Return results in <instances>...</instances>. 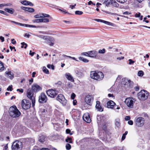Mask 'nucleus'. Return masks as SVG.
<instances>
[{
    "instance_id": "864d4df0",
    "label": "nucleus",
    "mask_w": 150,
    "mask_h": 150,
    "mask_svg": "<svg viewBox=\"0 0 150 150\" xmlns=\"http://www.w3.org/2000/svg\"><path fill=\"white\" fill-rule=\"evenodd\" d=\"M113 6L115 7H117L119 6V4L115 1L113 3Z\"/></svg>"
},
{
    "instance_id": "ea45409f",
    "label": "nucleus",
    "mask_w": 150,
    "mask_h": 150,
    "mask_svg": "<svg viewBox=\"0 0 150 150\" xmlns=\"http://www.w3.org/2000/svg\"><path fill=\"white\" fill-rule=\"evenodd\" d=\"M67 86L69 88H71L72 87V85L71 83L70 82H68L66 84Z\"/></svg>"
},
{
    "instance_id": "5701e85b",
    "label": "nucleus",
    "mask_w": 150,
    "mask_h": 150,
    "mask_svg": "<svg viewBox=\"0 0 150 150\" xmlns=\"http://www.w3.org/2000/svg\"><path fill=\"white\" fill-rule=\"evenodd\" d=\"M123 84L125 85H127L128 86H129L131 84V81L130 80H128L127 79H124V81L123 82Z\"/></svg>"
},
{
    "instance_id": "f3484780",
    "label": "nucleus",
    "mask_w": 150,
    "mask_h": 150,
    "mask_svg": "<svg viewBox=\"0 0 150 150\" xmlns=\"http://www.w3.org/2000/svg\"><path fill=\"white\" fill-rule=\"evenodd\" d=\"M107 107L108 108L113 109L114 107H116L115 103L113 101L110 100L107 103Z\"/></svg>"
},
{
    "instance_id": "c85d7f7f",
    "label": "nucleus",
    "mask_w": 150,
    "mask_h": 150,
    "mask_svg": "<svg viewBox=\"0 0 150 150\" xmlns=\"http://www.w3.org/2000/svg\"><path fill=\"white\" fill-rule=\"evenodd\" d=\"M43 71L45 73L47 74H50L49 71L48 69H47L45 67H43L42 68Z\"/></svg>"
},
{
    "instance_id": "13d9d810",
    "label": "nucleus",
    "mask_w": 150,
    "mask_h": 150,
    "mask_svg": "<svg viewBox=\"0 0 150 150\" xmlns=\"http://www.w3.org/2000/svg\"><path fill=\"white\" fill-rule=\"evenodd\" d=\"M32 102V106L33 107L35 105V99H33V100H31Z\"/></svg>"
},
{
    "instance_id": "f8f14e48",
    "label": "nucleus",
    "mask_w": 150,
    "mask_h": 150,
    "mask_svg": "<svg viewBox=\"0 0 150 150\" xmlns=\"http://www.w3.org/2000/svg\"><path fill=\"white\" fill-rule=\"evenodd\" d=\"M42 89L41 87L36 83L33 84L32 86V90L35 93L41 90Z\"/></svg>"
},
{
    "instance_id": "423d86ee",
    "label": "nucleus",
    "mask_w": 150,
    "mask_h": 150,
    "mask_svg": "<svg viewBox=\"0 0 150 150\" xmlns=\"http://www.w3.org/2000/svg\"><path fill=\"white\" fill-rule=\"evenodd\" d=\"M22 108L25 110H27L30 108L31 106V103L28 100L26 99L23 100L21 102Z\"/></svg>"
},
{
    "instance_id": "5fc2aeb1",
    "label": "nucleus",
    "mask_w": 150,
    "mask_h": 150,
    "mask_svg": "<svg viewBox=\"0 0 150 150\" xmlns=\"http://www.w3.org/2000/svg\"><path fill=\"white\" fill-rule=\"evenodd\" d=\"M58 10L59 11L64 13H68L67 11L65 9L62 10L60 9H58Z\"/></svg>"
},
{
    "instance_id": "39448f33",
    "label": "nucleus",
    "mask_w": 150,
    "mask_h": 150,
    "mask_svg": "<svg viewBox=\"0 0 150 150\" xmlns=\"http://www.w3.org/2000/svg\"><path fill=\"white\" fill-rule=\"evenodd\" d=\"M149 94L147 92L144 90L140 91L137 94V96L139 99L141 100H145L148 98Z\"/></svg>"
},
{
    "instance_id": "bf43d9fd",
    "label": "nucleus",
    "mask_w": 150,
    "mask_h": 150,
    "mask_svg": "<svg viewBox=\"0 0 150 150\" xmlns=\"http://www.w3.org/2000/svg\"><path fill=\"white\" fill-rule=\"evenodd\" d=\"M130 119V117L129 116H126L125 117V119L126 120H129Z\"/></svg>"
},
{
    "instance_id": "a878e982",
    "label": "nucleus",
    "mask_w": 150,
    "mask_h": 150,
    "mask_svg": "<svg viewBox=\"0 0 150 150\" xmlns=\"http://www.w3.org/2000/svg\"><path fill=\"white\" fill-rule=\"evenodd\" d=\"M41 22L47 23L49 22V19L47 18H40Z\"/></svg>"
},
{
    "instance_id": "ddd939ff",
    "label": "nucleus",
    "mask_w": 150,
    "mask_h": 150,
    "mask_svg": "<svg viewBox=\"0 0 150 150\" xmlns=\"http://www.w3.org/2000/svg\"><path fill=\"white\" fill-rule=\"evenodd\" d=\"M34 94L33 91L30 88L28 89L27 92V97L31 100L35 99V97L33 95Z\"/></svg>"
},
{
    "instance_id": "dca6fc26",
    "label": "nucleus",
    "mask_w": 150,
    "mask_h": 150,
    "mask_svg": "<svg viewBox=\"0 0 150 150\" xmlns=\"http://www.w3.org/2000/svg\"><path fill=\"white\" fill-rule=\"evenodd\" d=\"M83 119L86 122L90 123L91 122V119L88 113L84 114L83 116Z\"/></svg>"
},
{
    "instance_id": "f257e3e1",
    "label": "nucleus",
    "mask_w": 150,
    "mask_h": 150,
    "mask_svg": "<svg viewBox=\"0 0 150 150\" xmlns=\"http://www.w3.org/2000/svg\"><path fill=\"white\" fill-rule=\"evenodd\" d=\"M91 77L94 79L98 81L101 80L104 77V74L101 72H96L92 71L91 73Z\"/></svg>"
},
{
    "instance_id": "4468645a",
    "label": "nucleus",
    "mask_w": 150,
    "mask_h": 150,
    "mask_svg": "<svg viewBox=\"0 0 150 150\" xmlns=\"http://www.w3.org/2000/svg\"><path fill=\"white\" fill-rule=\"evenodd\" d=\"M93 100V97L91 95H87L85 98V101L86 103L90 105Z\"/></svg>"
},
{
    "instance_id": "3c124183",
    "label": "nucleus",
    "mask_w": 150,
    "mask_h": 150,
    "mask_svg": "<svg viewBox=\"0 0 150 150\" xmlns=\"http://www.w3.org/2000/svg\"><path fill=\"white\" fill-rule=\"evenodd\" d=\"M117 1L121 3H124L127 0H117Z\"/></svg>"
},
{
    "instance_id": "a19ab883",
    "label": "nucleus",
    "mask_w": 150,
    "mask_h": 150,
    "mask_svg": "<svg viewBox=\"0 0 150 150\" xmlns=\"http://www.w3.org/2000/svg\"><path fill=\"white\" fill-rule=\"evenodd\" d=\"M47 67L49 69H52V70L54 69V66L53 65L48 64L47 65Z\"/></svg>"
},
{
    "instance_id": "393cba45",
    "label": "nucleus",
    "mask_w": 150,
    "mask_h": 150,
    "mask_svg": "<svg viewBox=\"0 0 150 150\" xmlns=\"http://www.w3.org/2000/svg\"><path fill=\"white\" fill-rule=\"evenodd\" d=\"M4 10L6 11L11 14H13L14 11V10L12 8H11L10 9L5 8Z\"/></svg>"
},
{
    "instance_id": "774afa93",
    "label": "nucleus",
    "mask_w": 150,
    "mask_h": 150,
    "mask_svg": "<svg viewBox=\"0 0 150 150\" xmlns=\"http://www.w3.org/2000/svg\"><path fill=\"white\" fill-rule=\"evenodd\" d=\"M35 53V52H32V51L30 50V51L29 54L31 56H33L34 54Z\"/></svg>"
},
{
    "instance_id": "cd10ccee",
    "label": "nucleus",
    "mask_w": 150,
    "mask_h": 150,
    "mask_svg": "<svg viewBox=\"0 0 150 150\" xmlns=\"http://www.w3.org/2000/svg\"><path fill=\"white\" fill-rule=\"evenodd\" d=\"M65 141L67 143H73L71 138L69 137H67V138L65 139Z\"/></svg>"
},
{
    "instance_id": "473e14b6",
    "label": "nucleus",
    "mask_w": 150,
    "mask_h": 150,
    "mask_svg": "<svg viewBox=\"0 0 150 150\" xmlns=\"http://www.w3.org/2000/svg\"><path fill=\"white\" fill-rule=\"evenodd\" d=\"M39 141L41 142H44L45 141V137L44 136H41L40 137Z\"/></svg>"
},
{
    "instance_id": "9d476101",
    "label": "nucleus",
    "mask_w": 150,
    "mask_h": 150,
    "mask_svg": "<svg viewBox=\"0 0 150 150\" xmlns=\"http://www.w3.org/2000/svg\"><path fill=\"white\" fill-rule=\"evenodd\" d=\"M144 122L145 120L144 118L139 117L137 119L135 123L137 126L138 127H142L144 125Z\"/></svg>"
},
{
    "instance_id": "7ed1b4c3",
    "label": "nucleus",
    "mask_w": 150,
    "mask_h": 150,
    "mask_svg": "<svg viewBox=\"0 0 150 150\" xmlns=\"http://www.w3.org/2000/svg\"><path fill=\"white\" fill-rule=\"evenodd\" d=\"M97 122L99 126H103V128L105 130L106 126H105V122L106 119L104 116L102 115H98L97 116Z\"/></svg>"
},
{
    "instance_id": "1a4fd4ad",
    "label": "nucleus",
    "mask_w": 150,
    "mask_h": 150,
    "mask_svg": "<svg viewBox=\"0 0 150 150\" xmlns=\"http://www.w3.org/2000/svg\"><path fill=\"white\" fill-rule=\"evenodd\" d=\"M125 102L128 107L130 108H132L133 107L134 102L132 98L129 97L126 98Z\"/></svg>"
},
{
    "instance_id": "bb28decb",
    "label": "nucleus",
    "mask_w": 150,
    "mask_h": 150,
    "mask_svg": "<svg viewBox=\"0 0 150 150\" xmlns=\"http://www.w3.org/2000/svg\"><path fill=\"white\" fill-rule=\"evenodd\" d=\"M79 59L80 60H81L83 62L86 63H87L89 62V60L88 59L81 57H79Z\"/></svg>"
},
{
    "instance_id": "e2e57ef3",
    "label": "nucleus",
    "mask_w": 150,
    "mask_h": 150,
    "mask_svg": "<svg viewBox=\"0 0 150 150\" xmlns=\"http://www.w3.org/2000/svg\"><path fill=\"white\" fill-rule=\"evenodd\" d=\"M3 150H8V144H6V145L5 146Z\"/></svg>"
},
{
    "instance_id": "e433bc0d",
    "label": "nucleus",
    "mask_w": 150,
    "mask_h": 150,
    "mask_svg": "<svg viewBox=\"0 0 150 150\" xmlns=\"http://www.w3.org/2000/svg\"><path fill=\"white\" fill-rule=\"evenodd\" d=\"M144 75V72L142 71H139L138 73V75L139 76H142Z\"/></svg>"
},
{
    "instance_id": "6e6552de",
    "label": "nucleus",
    "mask_w": 150,
    "mask_h": 150,
    "mask_svg": "<svg viewBox=\"0 0 150 150\" xmlns=\"http://www.w3.org/2000/svg\"><path fill=\"white\" fill-rule=\"evenodd\" d=\"M58 91L55 90L50 89L47 90L46 93L49 96L52 98H54L58 93Z\"/></svg>"
},
{
    "instance_id": "69168bd1",
    "label": "nucleus",
    "mask_w": 150,
    "mask_h": 150,
    "mask_svg": "<svg viewBox=\"0 0 150 150\" xmlns=\"http://www.w3.org/2000/svg\"><path fill=\"white\" fill-rule=\"evenodd\" d=\"M17 91H18L21 93H23V90L22 89H18L17 90Z\"/></svg>"
},
{
    "instance_id": "f03ea898",
    "label": "nucleus",
    "mask_w": 150,
    "mask_h": 150,
    "mask_svg": "<svg viewBox=\"0 0 150 150\" xmlns=\"http://www.w3.org/2000/svg\"><path fill=\"white\" fill-rule=\"evenodd\" d=\"M9 112L10 115L13 117H18L21 114L20 112L16 106L11 107L9 108Z\"/></svg>"
},
{
    "instance_id": "37998d69",
    "label": "nucleus",
    "mask_w": 150,
    "mask_h": 150,
    "mask_svg": "<svg viewBox=\"0 0 150 150\" xmlns=\"http://www.w3.org/2000/svg\"><path fill=\"white\" fill-rule=\"evenodd\" d=\"M21 44L22 46H21V48H23L24 47V48L26 49L27 47V45L24 42H22Z\"/></svg>"
},
{
    "instance_id": "09e8293b",
    "label": "nucleus",
    "mask_w": 150,
    "mask_h": 150,
    "mask_svg": "<svg viewBox=\"0 0 150 150\" xmlns=\"http://www.w3.org/2000/svg\"><path fill=\"white\" fill-rule=\"evenodd\" d=\"M115 125L117 127H119L120 126V123L118 121H116Z\"/></svg>"
},
{
    "instance_id": "f704fd0d",
    "label": "nucleus",
    "mask_w": 150,
    "mask_h": 150,
    "mask_svg": "<svg viewBox=\"0 0 150 150\" xmlns=\"http://www.w3.org/2000/svg\"><path fill=\"white\" fill-rule=\"evenodd\" d=\"M8 77L11 79H12L13 78V76L12 75L10 72H8L7 73Z\"/></svg>"
},
{
    "instance_id": "2f4dec72",
    "label": "nucleus",
    "mask_w": 150,
    "mask_h": 150,
    "mask_svg": "<svg viewBox=\"0 0 150 150\" xmlns=\"http://www.w3.org/2000/svg\"><path fill=\"white\" fill-rule=\"evenodd\" d=\"M12 4L11 3L2 4H0V6L1 8H2L4 6H10Z\"/></svg>"
},
{
    "instance_id": "4be33fe9",
    "label": "nucleus",
    "mask_w": 150,
    "mask_h": 150,
    "mask_svg": "<svg viewBox=\"0 0 150 150\" xmlns=\"http://www.w3.org/2000/svg\"><path fill=\"white\" fill-rule=\"evenodd\" d=\"M100 102L99 101H97L96 107L98 111L102 112L103 111V109L100 105Z\"/></svg>"
},
{
    "instance_id": "4d7b16f0",
    "label": "nucleus",
    "mask_w": 150,
    "mask_h": 150,
    "mask_svg": "<svg viewBox=\"0 0 150 150\" xmlns=\"http://www.w3.org/2000/svg\"><path fill=\"white\" fill-rule=\"evenodd\" d=\"M129 64H133L135 62L134 61H133L131 59H129Z\"/></svg>"
},
{
    "instance_id": "72a5a7b5",
    "label": "nucleus",
    "mask_w": 150,
    "mask_h": 150,
    "mask_svg": "<svg viewBox=\"0 0 150 150\" xmlns=\"http://www.w3.org/2000/svg\"><path fill=\"white\" fill-rule=\"evenodd\" d=\"M4 69V67L3 63L0 61V70L3 71Z\"/></svg>"
},
{
    "instance_id": "6e6d98bb",
    "label": "nucleus",
    "mask_w": 150,
    "mask_h": 150,
    "mask_svg": "<svg viewBox=\"0 0 150 150\" xmlns=\"http://www.w3.org/2000/svg\"><path fill=\"white\" fill-rule=\"evenodd\" d=\"M30 35L28 33H26L24 35V37H26L27 38H29L30 36Z\"/></svg>"
},
{
    "instance_id": "a18cd8bd",
    "label": "nucleus",
    "mask_w": 150,
    "mask_h": 150,
    "mask_svg": "<svg viewBox=\"0 0 150 150\" xmlns=\"http://www.w3.org/2000/svg\"><path fill=\"white\" fill-rule=\"evenodd\" d=\"M33 21L34 23H40L41 22L40 19H37L35 20H34Z\"/></svg>"
},
{
    "instance_id": "6ab92c4d",
    "label": "nucleus",
    "mask_w": 150,
    "mask_h": 150,
    "mask_svg": "<svg viewBox=\"0 0 150 150\" xmlns=\"http://www.w3.org/2000/svg\"><path fill=\"white\" fill-rule=\"evenodd\" d=\"M49 15L46 13H42L40 14H38L35 16L34 17L35 18H42L50 17Z\"/></svg>"
},
{
    "instance_id": "338daca9",
    "label": "nucleus",
    "mask_w": 150,
    "mask_h": 150,
    "mask_svg": "<svg viewBox=\"0 0 150 150\" xmlns=\"http://www.w3.org/2000/svg\"><path fill=\"white\" fill-rule=\"evenodd\" d=\"M27 5H29L31 6H33V4L32 2L29 1H28Z\"/></svg>"
},
{
    "instance_id": "49530a36",
    "label": "nucleus",
    "mask_w": 150,
    "mask_h": 150,
    "mask_svg": "<svg viewBox=\"0 0 150 150\" xmlns=\"http://www.w3.org/2000/svg\"><path fill=\"white\" fill-rule=\"evenodd\" d=\"M81 55H84L89 57L88 52H82L81 53Z\"/></svg>"
},
{
    "instance_id": "79ce46f5",
    "label": "nucleus",
    "mask_w": 150,
    "mask_h": 150,
    "mask_svg": "<svg viewBox=\"0 0 150 150\" xmlns=\"http://www.w3.org/2000/svg\"><path fill=\"white\" fill-rule=\"evenodd\" d=\"M38 36V37L42 39H43L45 40V39H47V38H46L47 37V36L40 35Z\"/></svg>"
},
{
    "instance_id": "412c9836",
    "label": "nucleus",
    "mask_w": 150,
    "mask_h": 150,
    "mask_svg": "<svg viewBox=\"0 0 150 150\" xmlns=\"http://www.w3.org/2000/svg\"><path fill=\"white\" fill-rule=\"evenodd\" d=\"M65 76L71 82H74V81L73 77L70 73H66L65 74Z\"/></svg>"
},
{
    "instance_id": "0e129e2a",
    "label": "nucleus",
    "mask_w": 150,
    "mask_h": 150,
    "mask_svg": "<svg viewBox=\"0 0 150 150\" xmlns=\"http://www.w3.org/2000/svg\"><path fill=\"white\" fill-rule=\"evenodd\" d=\"M133 122L131 120H129L128 121V123L129 125H132L133 124Z\"/></svg>"
},
{
    "instance_id": "c03bdc74",
    "label": "nucleus",
    "mask_w": 150,
    "mask_h": 150,
    "mask_svg": "<svg viewBox=\"0 0 150 150\" xmlns=\"http://www.w3.org/2000/svg\"><path fill=\"white\" fill-rule=\"evenodd\" d=\"M75 13L76 15H81L83 13V12L79 11H75Z\"/></svg>"
},
{
    "instance_id": "c756f323",
    "label": "nucleus",
    "mask_w": 150,
    "mask_h": 150,
    "mask_svg": "<svg viewBox=\"0 0 150 150\" xmlns=\"http://www.w3.org/2000/svg\"><path fill=\"white\" fill-rule=\"evenodd\" d=\"M8 21H9L11 22V23H13L17 25H20L22 26H23L24 25V24H23L21 23H18V22H16L13 21H11V20H8Z\"/></svg>"
},
{
    "instance_id": "2eb2a0df",
    "label": "nucleus",
    "mask_w": 150,
    "mask_h": 150,
    "mask_svg": "<svg viewBox=\"0 0 150 150\" xmlns=\"http://www.w3.org/2000/svg\"><path fill=\"white\" fill-rule=\"evenodd\" d=\"M46 38L47 39H45V42L49 44L50 46H53L54 44L53 43L54 38L48 36H47Z\"/></svg>"
},
{
    "instance_id": "680f3d73",
    "label": "nucleus",
    "mask_w": 150,
    "mask_h": 150,
    "mask_svg": "<svg viewBox=\"0 0 150 150\" xmlns=\"http://www.w3.org/2000/svg\"><path fill=\"white\" fill-rule=\"evenodd\" d=\"M66 134H69L71 132V130L69 129H67L66 130Z\"/></svg>"
},
{
    "instance_id": "603ef678",
    "label": "nucleus",
    "mask_w": 150,
    "mask_h": 150,
    "mask_svg": "<svg viewBox=\"0 0 150 150\" xmlns=\"http://www.w3.org/2000/svg\"><path fill=\"white\" fill-rule=\"evenodd\" d=\"M75 96L76 95L74 93H72L71 96V99L74 100Z\"/></svg>"
},
{
    "instance_id": "c9c22d12",
    "label": "nucleus",
    "mask_w": 150,
    "mask_h": 150,
    "mask_svg": "<svg viewBox=\"0 0 150 150\" xmlns=\"http://www.w3.org/2000/svg\"><path fill=\"white\" fill-rule=\"evenodd\" d=\"M65 146L66 149L67 150H70L71 148V145L69 143H67Z\"/></svg>"
},
{
    "instance_id": "4c0bfd02",
    "label": "nucleus",
    "mask_w": 150,
    "mask_h": 150,
    "mask_svg": "<svg viewBox=\"0 0 150 150\" xmlns=\"http://www.w3.org/2000/svg\"><path fill=\"white\" fill-rule=\"evenodd\" d=\"M63 56L64 57H68L69 58L72 59H73L74 60L76 61H78V60H77L76 59V58L74 57H72L70 56H67V55H63Z\"/></svg>"
},
{
    "instance_id": "a211bd4d",
    "label": "nucleus",
    "mask_w": 150,
    "mask_h": 150,
    "mask_svg": "<svg viewBox=\"0 0 150 150\" xmlns=\"http://www.w3.org/2000/svg\"><path fill=\"white\" fill-rule=\"evenodd\" d=\"M94 20L98 22L103 23L108 25L113 26L114 24L111 22L98 19H95Z\"/></svg>"
},
{
    "instance_id": "b1692460",
    "label": "nucleus",
    "mask_w": 150,
    "mask_h": 150,
    "mask_svg": "<svg viewBox=\"0 0 150 150\" xmlns=\"http://www.w3.org/2000/svg\"><path fill=\"white\" fill-rule=\"evenodd\" d=\"M21 8L24 10H25L30 12H33L34 11V9L32 8L22 6L21 7Z\"/></svg>"
},
{
    "instance_id": "20e7f679",
    "label": "nucleus",
    "mask_w": 150,
    "mask_h": 150,
    "mask_svg": "<svg viewBox=\"0 0 150 150\" xmlns=\"http://www.w3.org/2000/svg\"><path fill=\"white\" fill-rule=\"evenodd\" d=\"M22 143L19 141H15L12 145V150H21L22 148Z\"/></svg>"
},
{
    "instance_id": "58836bf2",
    "label": "nucleus",
    "mask_w": 150,
    "mask_h": 150,
    "mask_svg": "<svg viewBox=\"0 0 150 150\" xmlns=\"http://www.w3.org/2000/svg\"><path fill=\"white\" fill-rule=\"evenodd\" d=\"M98 52L99 54H104L105 52V49L103 48L102 50H99Z\"/></svg>"
},
{
    "instance_id": "aec40b11",
    "label": "nucleus",
    "mask_w": 150,
    "mask_h": 150,
    "mask_svg": "<svg viewBox=\"0 0 150 150\" xmlns=\"http://www.w3.org/2000/svg\"><path fill=\"white\" fill-rule=\"evenodd\" d=\"M89 57L91 58L95 57L97 54V52L95 50L88 51Z\"/></svg>"
},
{
    "instance_id": "052dcab7",
    "label": "nucleus",
    "mask_w": 150,
    "mask_h": 150,
    "mask_svg": "<svg viewBox=\"0 0 150 150\" xmlns=\"http://www.w3.org/2000/svg\"><path fill=\"white\" fill-rule=\"evenodd\" d=\"M131 13L129 12L128 11H127L123 13V14L126 15H129V14H130Z\"/></svg>"
},
{
    "instance_id": "de8ad7c7",
    "label": "nucleus",
    "mask_w": 150,
    "mask_h": 150,
    "mask_svg": "<svg viewBox=\"0 0 150 150\" xmlns=\"http://www.w3.org/2000/svg\"><path fill=\"white\" fill-rule=\"evenodd\" d=\"M28 1L26 0H24L21 2V3L25 5H27Z\"/></svg>"
},
{
    "instance_id": "0eeeda50",
    "label": "nucleus",
    "mask_w": 150,
    "mask_h": 150,
    "mask_svg": "<svg viewBox=\"0 0 150 150\" xmlns=\"http://www.w3.org/2000/svg\"><path fill=\"white\" fill-rule=\"evenodd\" d=\"M56 99L57 100L61 103L63 105H66L67 101L62 94H60L57 97Z\"/></svg>"
},
{
    "instance_id": "8fccbe9b",
    "label": "nucleus",
    "mask_w": 150,
    "mask_h": 150,
    "mask_svg": "<svg viewBox=\"0 0 150 150\" xmlns=\"http://www.w3.org/2000/svg\"><path fill=\"white\" fill-rule=\"evenodd\" d=\"M12 86L11 85L8 87L7 88V90L8 91H12Z\"/></svg>"
},
{
    "instance_id": "7c9ffc66",
    "label": "nucleus",
    "mask_w": 150,
    "mask_h": 150,
    "mask_svg": "<svg viewBox=\"0 0 150 150\" xmlns=\"http://www.w3.org/2000/svg\"><path fill=\"white\" fill-rule=\"evenodd\" d=\"M26 27H30V28H38L39 26H36L34 25H28V24H24V25Z\"/></svg>"
},
{
    "instance_id": "9b49d317",
    "label": "nucleus",
    "mask_w": 150,
    "mask_h": 150,
    "mask_svg": "<svg viewBox=\"0 0 150 150\" xmlns=\"http://www.w3.org/2000/svg\"><path fill=\"white\" fill-rule=\"evenodd\" d=\"M47 100V97L46 95L44 93H41L39 97V102L41 103H44L46 102Z\"/></svg>"
}]
</instances>
